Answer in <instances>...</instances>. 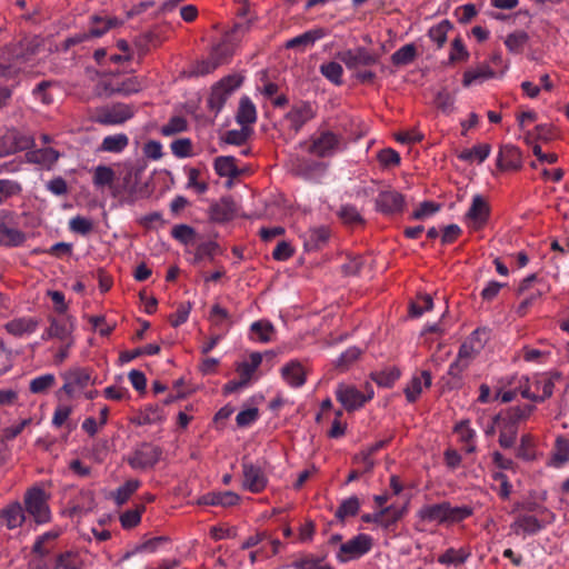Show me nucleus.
<instances>
[{
    "label": "nucleus",
    "instance_id": "46",
    "mask_svg": "<svg viewBox=\"0 0 569 569\" xmlns=\"http://www.w3.org/2000/svg\"><path fill=\"white\" fill-rule=\"evenodd\" d=\"M323 164L319 161L308 159V158H298L296 162V171L298 174L306 179H310L315 173L322 171Z\"/></svg>",
    "mask_w": 569,
    "mask_h": 569
},
{
    "label": "nucleus",
    "instance_id": "59",
    "mask_svg": "<svg viewBox=\"0 0 569 569\" xmlns=\"http://www.w3.org/2000/svg\"><path fill=\"white\" fill-rule=\"evenodd\" d=\"M144 505L137 506L136 509L127 510L120 516V523L124 529L137 527L141 521V515L144 512Z\"/></svg>",
    "mask_w": 569,
    "mask_h": 569
},
{
    "label": "nucleus",
    "instance_id": "16",
    "mask_svg": "<svg viewBox=\"0 0 569 569\" xmlns=\"http://www.w3.org/2000/svg\"><path fill=\"white\" fill-rule=\"evenodd\" d=\"M64 380L60 391L67 396L72 397L77 391H80L92 383L91 372L86 368H73L62 373Z\"/></svg>",
    "mask_w": 569,
    "mask_h": 569
},
{
    "label": "nucleus",
    "instance_id": "3",
    "mask_svg": "<svg viewBox=\"0 0 569 569\" xmlns=\"http://www.w3.org/2000/svg\"><path fill=\"white\" fill-rule=\"evenodd\" d=\"M48 495L40 487L29 488L23 496L24 511L29 513L37 525L51 521V510L48 503Z\"/></svg>",
    "mask_w": 569,
    "mask_h": 569
},
{
    "label": "nucleus",
    "instance_id": "22",
    "mask_svg": "<svg viewBox=\"0 0 569 569\" xmlns=\"http://www.w3.org/2000/svg\"><path fill=\"white\" fill-rule=\"evenodd\" d=\"M432 383V377L430 371L422 370L420 373L413 375L406 388L403 389L406 399L408 402H416L423 388H430Z\"/></svg>",
    "mask_w": 569,
    "mask_h": 569
},
{
    "label": "nucleus",
    "instance_id": "24",
    "mask_svg": "<svg viewBox=\"0 0 569 569\" xmlns=\"http://www.w3.org/2000/svg\"><path fill=\"white\" fill-rule=\"evenodd\" d=\"M39 326V320L33 317L14 318L6 323V330L14 337H26L33 333Z\"/></svg>",
    "mask_w": 569,
    "mask_h": 569
},
{
    "label": "nucleus",
    "instance_id": "4",
    "mask_svg": "<svg viewBox=\"0 0 569 569\" xmlns=\"http://www.w3.org/2000/svg\"><path fill=\"white\" fill-rule=\"evenodd\" d=\"M343 138L331 130H318L307 144V151L318 158H329L341 150Z\"/></svg>",
    "mask_w": 569,
    "mask_h": 569
},
{
    "label": "nucleus",
    "instance_id": "31",
    "mask_svg": "<svg viewBox=\"0 0 569 569\" xmlns=\"http://www.w3.org/2000/svg\"><path fill=\"white\" fill-rule=\"evenodd\" d=\"M511 528L515 533H519V530H522L525 533L535 535L542 529V523L535 516L522 515L516 518Z\"/></svg>",
    "mask_w": 569,
    "mask_h": 569
},
{
    "label": "nucleus",
    "instance_id": "62",
    "mask_svg": "<svg viewBox=\"0 0 569 569\" xmlns=\"http://www.w3.org/2000/svg\"><path fill=\"white\" fill-rule=\"evenodd\" d=\"M528 40L529 36L527 34V32L516 31L508 34V37L505 40V44L509 51L518 53L522 50Z\"/></svg>",
    "mask_w": 569,
    "mask_h": 569
},
{
    "label": "nucleus",
    "instance_id": "61",
    "mask_svg": "<svg viewBox=\"0 0 569 569\" xmlns=\"http://www.w3.org/2000/svg\"><path fill=\"white\" fill-rule=\"evenodd\" d=\"M114 171L107 166H98L94 169L93 184L96 187L111 186L114 181Z\"/></svg>",
    "mask_w": 569,
    "mask_h": 569
},
{
    "label": "nucleus",
    "instance_id": "45",
    "mask_svg": "<svg viewBox=\"0 0 569 569\" xmlns=\"http://www.w3.org/2000/svg\"><path fill=\"white\" fill-rule=\"evenodd\" d=\"M210 219L214 222H224L232 218L233 211L231 204L227 200L212 203L209 209Z\"/></svg>",
    "mask_w": 569,
    "mask_h": 569
},
{
    "label": "nucleus",
    "instance_id": "34",
    "mask_svg": "<svg viewBox=\"0 0 569 569\" xmlns=\"http://www.w3.org/2000/svg\"><path fill=\"white\" fill-rule=\"evenodd\" d=\"M491 148L488 143L477 144L470 149H463L458 154V159L466 162L478 161L482 163L490 154Z\"/></svg>",
    "mask_w": 569,
    "mask_h": 569
},
{
    "label": "nucleus",
    "instance_id": "37",
    "mask_svg": "<svg viewBox=\"0 0 569 569\" xmlns=\"http://www.w3.org/2000/svg\"><path fill=\"white\" fill-rule=\"evenodd\" d=\"M209 321L220 332H226L231 326V318L227 309L219 305H214L211 308L209 315Z\"/></svg>",
    "mask_w": 569,
    "mask_h": 569
},
{
    "label": "nucleus",
    "instance_id": "6",
    "mask_svg": "<svg viewBox=\"0 0 569 569\" xmlns=\"http://www.w3.org/2000/svg\"><path fill=\"white\" fill-rule=\"evenodd\" d=\"M373 547V539L367 533H358L348 541L340 545L337 551V560L346 563L356 560L368 553Z\"/></svg>",
    "mask_w": 569,
    "mask_h": 569
},
{
    "label": "nucleus",
    "instance_id": "38",
    "mask_svg": "<svg viewBox=\"0 0 569 569\" xmlns=\"http://www.w3.org/2000/svg\"><path fill=\"white\" fill-rule=\"evenodd\" d=\"M399 378L400 370L395 367L370 373V379L382 388H391Z\"/></svg>",
    "mask_w": 569,
    "mask_h": 569
},
{
    "label": "nucleus",
    "instance_id": "10",
    "mask_svg": "<svg viewBox=\"0 0 569 569\" xmlns=\"http://www.w3.org/2000/svg\"><path fill=\"white\" fill-rule=\"evenodd\" d=\"M133 116L132 109L124 103H114L98 108L94 112V122L103 126L121 124Z\"/></svg>",
    "mask_w": 569,
    "mask_h": 569
},
{
    "label": "nucleus",
    "instance_id": "47",
    "mask_svg": "<svg viewBox=\"0 0 569 569\" xmlns=\"http://www.w3.org/2000/svg\"><path fill=\"white\" fill-rule=\"evenodd\" d=\"M417 56V49L415 44L408 43L399 48L391 56V62L397 66H407L411 63Z\"/></svg>",
    "mask_w": 569,
    "mask_h": 569
},
{
    "label": "nucleus",
    "instance_id": "14",
    "mask_svg": "<svg viewBox=\"0 0 569 569\" xmlns=\"http://www.w3.org/2000/svg\"><path fill=\"white\" fill-rule=\"evenodd\" d=\"M339 59L345 66L352 71L359 70L362 67H370L378 62V56L369 51L365 47H357L348 49L339 53Z\"/></svg>",
    "mask_w": 569,
    "mask_h": 569
},
{
    "label": "nucleus",
    "instance_id": "60",
    "mask_svg": "<svg viewBox=\"0 0 569 569\" xmlns=\"http://www.w3.org/2000/svg\"><path fill=\"white\" fill-rule=\"evenodd\" d=\"M533 410L535 406L530 403L510 407L507 411L508 421L517 426L519 421L527 419Z\"/></svg>",
    "mask_w": 569,
    "mask_h": 569
},
{
    "label": "nucleus",
    "instance_id": "15",
    "mask_svg": "<svg viewBox=\"0 0 569 569\" xmlns=\"http://www.w3.org/2000/svg\"><path fill=\"white\" fill-rule=\"evenodd\" d=\"M553 387L555 385L549 378L535 379L532 381L527 379L526 385L519 387V391L526 399L542 402L552 396Z\"/></svg>",
    "mask_w": 569,
    "mask_h": 569
},
{
    "label": "nucleus",
    "instance_id": "30",
    "mask_svg": "<svg viewBox=\"0 0 569 569\" xmlns=\"http://www.w3.org/2000/svg\"><path fill=\"white\" fill-rule=\"evenodd\" d=\"M129 144V138L126 133H117L103 138L99 150L103 152L119 153Z\"/></svg>",
    "mask_w": 569,
    "mask_h": 569
},
{
    "label": "nucleus",
    "instance_id": "19",
    "mask_svg": "<svg viewBox=\"0 0 569 569\" xmlns=\"http://www.w3.org/2000/svg\"><path fill=\"white\" fill-rule=\"evenodd\" d=\"M26 520V511L19 501H12L0 509V523L8 530L20 528Z\"/></svg>",
    "mask_w": 569,
    "mask_h": 569
},
{
    "label": "nucleus",
    "instance_id": "51",
    "mask_svg": "<svg viewBox=\"0 0 569 569\" xmlns=\"http://www.w3.org/2000/svg\"><path fill=\"white\" fill-rule=\"evenodd\" d=\"M59 157L60 153L51 147L38 149L32 152V161L47 167L54 164Z\"/></svg>",
    "mask_w": 569,
    "mask_h": 569
},
{
    "label": "nucleus",
    "instance_id": "1",
    "mask_svg": "<svg viewBox=\"0 0 569 569\" xmlns=\"http://www.w3.org/2000/svg\"><path fill=\"white\" fill-rule=\"evenodd\" d=\"M472 513L473 509L469 506L453 507L450 502L443 501L421 507L417 516L422 521L451 525L463 521Z\"/></svg>",
    "mask_w": 569,
    "mask_h": 569
},
{
    "label": "nucleus",
    "instance_id": "58",
    "mask_svg": "<svg viewBox=\"0 0 569 569\" xmlns=\"http://www.w3.org/2000/svg\"><path fill=\"white\" fill-rule=\"evenodd\" d=\"M452 29V24L449 20H443L437 26L430 28L428 34L429 38L441 48L447 41V34Z\"/></svg>",
    "mask_w": 569,
    "mask_h": 569
},
{
    "label": "nucleus",
    "instance_id": "55",
    "mask_svg": "<svg viewBox=\"0 0 569 569\" xmlns=\"http://www.w3.org/2000/svg\"><path fill=\"white\" fill-rule=\"evenodd\" d=\"M495 76V71L488 66H481L476 70H467L463 73L462 83L465 87L471 86L477 80L490 79Z\"/></svg>",
    "mask_w": 569,
    "mask_h": 569
},
{
    "label": "nucleus",
    "instance_id": "11",
    "mask_svg": "<svg viewBox=\"0 0 569 569\" xmlns=\"http://www.w3.org/2000/svg\"><path fill=\"white\" fill-rule=\"evenodd\" d=\"M243 488L253 493L264 490L268 479L260 465L251 462L246 456L241 460Z\"/></svg>",
    "mask_w": 569,
    "mask_h": 569
},
{
    "label": "nucleus",
    "instance_id": "41",
    "mask_svg": "<svg viewBox=\"0 0 569 569\" xmlns=\"http://www.w3.org/2000/svg\"><path fill=\"white\" fill-rule=\"evenodd\" d=\"M221 252L219 244L216 241H208L198 244L192 263L198 264L203 259L213 261L214 257Z\"/></svg>",
    "mask_w": 569,
    "mask_h": 569
},
{
    "label": "nucleus",
    "instance_id": "26",
    "mask_svg": "<svg viewBox=\"0 0 569 569\" xmlns=\"http://www.w3.org/2000/svg\"><path fill=\"white\" fill-rule=\"evenodd\" d=\"M163 418V410L159 406H148L131 417L130 422L136 426H147L159 423Z\"/></svg>",
    "mask_w": 569,
    "mask_h": 569
},
{
    "label": "nucleus",
    "instance_id": "17",
    "mask_svg": "<svg viewBox=\"0 0 569 569\" xmlns=\"http://www.w3.org/2000/svg\"><path fill=\"white\" fill-rule=\"evenodd\" d=\"M405 203V197L395 189L382 190L376 198V209L383 214L402 212Z\"/></svg>",
    "mask_w": 569,
    "mask_h": 569
},
{
    "label": "nucleus",
    "instance_id": "39",
    "mask_svg": "<svg viewBox=\"0 0 569 569\" xmlns=\"http://www.w3.org/2000/svg\"><path fill=\"white\" fill-rule=\"evenodd\" d=\"M470 557V552L466 549L449 548L438 557V562L446 566H461Z\"/></svg>",
    "mask_w": 569,
    "mask_h": 569
},
{
    "label": "nucleus",
    "instance_id": "2",
    "mask_svg": "<svg viewBox=\"0 0 569 569\" xmlns=\"http://www.w3.org/2000/svg\"><path fill=\"white\" fill-rule=\"evenodd\" d=\"M549 287L543 279L539 278L536 273H531L520 282L517 293L523 296L522 301L516 309L519 317H525L530 307H532L538 299H540Z\"/></svg>",
    "mask_w": 569,
    "mask_h": 569
},
{
    "label": "nucleus",
    "instance_id": "21",
    "mask_svg": "<svg viewBox=\"0 0 569 569\" xmlns=\"http://www.w3.org/2000/svg\"><path fill=\"white\" fill-rule=\"evenodd\" d=\"M282 379L292 388H300L306 383L308 370L298 360H290L281 370Z\"/></svg>",
    "mask_w": 569,
    "mask_h": 569
},
{
    "label": "nucleus",
    "instance_id": "33",
    "mask_svg": "<svg viewBox=\"0 0 569 569\" xmlns=\"http://www.w3.org/2000/svg\"><path fill=\"white\" fill-rule=\"evenodd\" d=\"M26 233L10 226L0 229V246L19 247L26 241Z\"/></svg>",
    "mask_w": 569,
    "mask_h": 569
},
{
    "label": "nucleus",
    "instance_id": "29",
    "mask_svg": "<svg viewBox=\"0 0 569 569\" xmlns=\"http://www.w3.org/2000/svg\"><path fill=\"white\" fill-rule=\"evenodd\" d=\"M323 29L308 30L286 42L287 49H305L312 46L317 40L325 37Z\"/></svg>",
    "mask_w": 569,
    "mask_h": 569
},
{
    "label": "nucleus",
    "instance_id": "56",
    "mask_svg": "<svg viewBox=\"0 0 569 569\" xmlns=\"http://www.w3.org/2000/svg\"><path fill=\"white\" fill-rule=\"evenodd\" d=\"M518 427L512 422H505L499 433V445L505 448H511L516 443Z\"/></svg>",
    "mask_w": 569,
    "mask_h": 569
},
{
    "label": "nucleus",
    "instance_id": "25",
    "mask_svg": "<svg viewBox=\"0 0 569 569\" xmlns=\"http://www.w3.org/2000/svg\"><path fill=\"white\" fill-rule=\"evenodd\" d=\"M239 501V495L233 491L208 492L198 499V505L232 507Z\"/></svg>",
    "mask_w": 569,
    "mask_h": 569
},
{
    "label": "nucleus",
    "instance_id": "43",
    "mask_svg": "<svg viewBox=\"0 0 569 569\" xmlns=\"http://www.w3.org/2000/svg\"><path fill=\"white\" fill-rule=\"evenodd\" d=\"M569 461V440L563 437L556 439L555 449L551 457V465L556 468L561 467Z\"/></svg>",
    "mask_w": 569,
    "mask_h": 569
},
{
    "label": "nucleus",
    "instance_id": "52",
    "mask_svg": "<svg viewBox=\"0 0 569 569\" xmlns=\"http://www.w3.org/2000/svg\"><path fill=\"white\" fill-rule=\"evenodd\" d=\"M321 74L331 81L332 83L339 86L342 83V73L343 69L340 63L336 61H330L320 66Z\"/></svg>",
    "mask_w": 569,
    "mask_h": 569
},
{
    "label": "nucleus",
    "instance_id": "50",
    "mask_svg": "<svg viewBox=\"0 0 569 569\" xmlns=\"http://www.w3.org/2000/svg\"><path fill=\"white\" fill-rule=\"evenodd\" d=\"M386 508H392V510L382 516V522H380V527L386 531H392L398 521L401 520L407 513V507L403 506L402 508H397L396 506L391 505L387 506Z\"/></svg>",
    "mask_w": 569,
    "mask_h": 569
},
{
    "label": "nucleus",
    "instance_id": "40",
    "mask_svg": "<svg viewBox=\"0 0 569 569\" xmlns=\"http://www.w3.org/2000/svg\"><path fill=\"white\" fill-rule=\"evenodd\" d=\"M22 184L13 179H0V206L22 193Z\"/></svg>",
    "mask_w": 569,
    "mask_h": 569
},
{
    "label": "nucleus",
    "instance_id": "28",
    "mask_svg": "<svg viewBox=\"0 0 569 569\" xmlns=\"http://www.w3.org/2000/svg\"><path fill=\"white\" fill-rule=\"evenodd\" d=\"M236 120L244 127H250L257 121V109L249 97L244 96L240 99Z\"/></svg>",
    "mask_w": 569,
    "mask_h": 569
},
{
    "label": "nucleus",
    "instance_id": "49",
    "mask_svg": "<svg viewBox=\"0 0 569 569\" xmlns=\"http://www.w3.org/2000/svg\"><path fill=\"white\" fill-rule=\"evenodd\" d=\"M56 385V377L52 373H46L33 378L29 383L30 392L40 395L47 392Z\"/></svg>",
    "mask_w": 569,
    "mask_h": 569
},
{
    "label": "nucleus",
    "instance_id": "20",
    "mask_svg": "<svg viewBox=\"0 0 569 569\" xmlns=\"http://www.w3.org/2000/svg\"><path fill=\"white\" fill-rule=\"evenodd\" d=\"M490 333L491 331L488 328H477L462 343L458 356H477L481 353L490 339Z\"/></svg>",
    "mask_w": 569,
    "mask_h": 569
},
{
    "label": "nucleus",
    "instance_id": "23",
    "mask_svg": "<svg viewBox=\"0 0 569 569\" xmlns=\"http://www.w3.org/2000/svg\"><path fill=\"white\" fill-rule=\"evenodd\" d=\"M497 166L501 170L519 169L521 167L520 150L511 144L501 147L497 158Z\"/></svg>",
    "mask_w": 569,
    "mask_h": 569
},
{
    "label": "nucleus",
    "instance_id": "42",
    "mask_svg": "<svg viewBox=\"0 0 569 569\" xmlns=\"http://www.w3.org/2000/svg\"><path fill=\"white\" fill-rule=\"evenodd\" d=\"M326 556L315 557L313 555H306L295 560L291 563L293 569H333L330 565L323 563Z\"/></svg>",
    "mask_w": 569,
    "mask_h": 569
},
{
    "label": "nucleus",
    "instance_id": "7",
    "mask_svg": "<svg viewBox=\"0 0 569 569\" xmlns=\"http://www.w3.org/2000/svg\"><path fill=\"white\" fill-rule=\"evenodd\" d=\"M117 24L118 20L116 18L92 16L90 19L89 30L67 38L63 42V48L64 50H68L76 44L89 40L90 38H100Z\"/></svg>",
    "mask_w": 569,
    "mask_h": 569
},
{
    "label": "nucleus",
    "instance_id": "64",
    "mask_svg": "<svg viewBox=\"0 0 569 569\" xmlns=\"http://www.w3.org/2000/svg\"><path fill=\"white\" fill-rule=\"evenodd\" d=\"M171 152L177 158H188L192 154V141L189 138L176 139L170 144Z\"/></svg>",
    "mask_w": 569,
    "mask_h": 569
},
{
    "label": "nucleus",
    "instance_id": "48",
    "mask_svg": "<svg viewBox=\"0 0 569 569\" xmlns=\"http://www.w3.org/2000/svg\"><path fill=\"white\" fill-rule=\"evenodd\" d=\"M345 224L355 227L365 222L362 216L353 204H343L337 212Z\"/></svg>",
    "mask_w": 569,
    "mask_h": 569
},
{
    "label": "nucleus",
    "instance_id": "54",
    "mask_svg": "<svg viewBox=\"0 0 569 569\" xmlns=\"http://www.w3.org/2000/svg\"><path fill=\"white\" fill-rule=\"evenodd\" d=\"M41 46V40L38 37L24 39L20 42L21 52L16 54V58L21 61H28L32 56L37 54Z\"/></svg>",
    "mask_w": 569,
    "mask_h": 569
},
{
    "label": "nucleus",
    "instance_id": "8",
    "mask_svg": "<svg viewBox=\"0 0 569 569\" xmlns=\"http://www.w3.org/2000/svg\"><path fill=\"white\" fill-rule=\"evenodd\" d=\"M241 86V79L237 76H228L217 82L208 98V106L217 113L221 111L229 96Z\"/></svg>",
    "mask_w": 569,
    "mask_h": 569
},
{
    "label": "nucleus",
    "instance_id": "18",
    "mask_svg": "<svg viewBox=\"0 0 569 569\" xmlns=\"http://www.w3.org/2000/svg\"><path fill=\"white\" fill-rule=\"evenodd\" d=\"M336 398L348 412L356 411L365 406L362 392L351 385L339 383L336 389Z\"/></svg>",
    "mask_w": 569,
    "mask_h": 569
},
{
    "label": "nucleus",
    "instance_id": "63",
    "mask_svg": "<svg viewBox=\"0 0 569 569\" xmlns=\"http://www.w3.org/2000/svg\"><path fill=\"white\" fill-rule=\"evenodd\" d=\"M251 133L252 129L250 127L241 126L239 130H228L224 136V141L229 144L241 146L246 143Z\"/></svg>",
    "mask_w": 569,
    "mask_h": 569
},
{
    "label": "nucleus",
    "instance_id": "27",
    "mask_svg": "<svg viewBox=\"0 0 569 569\" xmlns=\"http://www.w3.org/2000/svg\"><path fill=\"white\" fill-rule=\"evenodd\" d=\"M276 335L274 327L268 320H258L251 323L249 329V338L252 341L269 342Z\"/></svg>",
    "mask_w": 569,
    "mask_h": 569
},
{
    "label": "nucleus",
    "instance_id": "57",
    "mask_svg": "<svg viewBox=\"0 0 569 569\" xmlns=\"http://www.w3.org/2000/svg\"><path fill=\"white\" fill-rule=\"evenodd\" d=\"M140 486L139 480H128L120 486L114 492V501L118 506L126 503L132 493L137 491Z\"/></svg>",
    "mask_w": 569,
    "mask_h": 569
},
{
    "label": "nucleus",
    "instance_id": "9",
    "mask_svg": "<svg viewBox=\"0 0 569 569\" xmlns=\"http://www.w3.org/2000/svg\"><path fill=\"white\" fill-rule=\"evenodd\" d=\"M262 358H251V361H241L236 363V372L238 379L230 380L223 386V393L229 395L236 392L250 385L256 371L260 367Z\"/></svg>",
    "mask_w": 569,
    "mask_h": 569
},
{
    "label": "nucleus",
    "instance_id": "12",
    "mask_svg": "<svg viewBox=\"0 0 569 569\" xmlns=\"http://www.w3.org/2000/svg\"><path fill=\"white\" fill-rule=\"evenodd\" d=\"M316 116L317 110L311 102L298 101L292 104L291 109L286 113L284 119L289 124V129L297 134L303 126Z\"/></svg>",
    "mask_w": 569,
    "mask_h": 569
},
{
    "label": "nucleus",
    "instance_id": "5",
    "mask_svg": "<svg viewBox=\"0 0 569 569\" xmlns=\"http://www.w3.org/2000/svg\"><path fill=\"white\" fill-rule=\"evenodd\" d=\"M162 449L151 442L139 443L128 456L127 462L134 470L152 469L161 459Z\"/></svg>",
    "mask_w": 569,
    "mask_h": 569
},
{
    "label": "nucleus",
    "instance_id": "53",
    "mask_svg": "<svg viewBox=\"0 0 569 569\" xmlns=\"http://www.w3.org/2000/svg\"><path fill=\"white\" fill-rule=\"evenodd\" d=\"M188 129V121L181 116L170 118L168 123L163 124L160 132L164 137H171L177 133L184 132Z\"/></svg>",
    "mask_w": 569,
    "mask_h": 569
},
{
    "label": "nucleus",
    "instance_id": "13",
    "mask_svg": "<svg viewBox=\"0 0 569 569\" xmlns=\"http://www.w3.org/2000/svg\"><path fill=\"white\" fill-rule=\"evenodd\" d=\"M490 217V206L480 194L472 197L471 206L465 214V222L472 230L482 229Z\"/></svg>",
    "mask_w": 569,
    "mask_h": 569
},
{
    "label": "nucleus",
    "instance_id": "44",
    "mask_svg": "<svg viewBox=\"0 0 569 569\" xmlns=\"http://www.w3.org/2000/svg\"><path fill=\"white\" fill-rule=\"evenodd\" d=\"M56 569H81L82 561L76 551H64L56 556Z\"/></svg>",
    "mask_w": 569,
    "mask_h": 569
},
{
    "label": "nucleus",
    "instance_id": "35",
    "mask_svg": "<svg viewBox=\"0 0 569 569\" xmlns=\"http://www.w3.org/2000/svg\"><path fill=\"white\" fill-rule=\"evenodd\" d=\"M236 159L231 156H220L214 159V170L220 177L236 178L239 170L236 166Z\"/></svg>",
    "mask_w": 569,
    "mask_h": 569
},
{
    "label": "nucleus",
    "instance_id": "36",
    "mask_svg": "<svg viewBox=\"0 0 569 569\" xmlns=\"http://www.w3.org/2000/svg\"><path fill=\"white\" fill-rule=\"evenodd\" d=\"M360 500L357 496H351L345 499L336 510L335 517L343 523L347 517H355L360 510Z\"/></svg>",
    "mask_w": 569,
    "mask_h": 569
},
{
    "label": "nucleus",
    "instance_id": "32",
    "mask_svg": "<svg viewBox=\"0 0 569 569\" xmlns=\"http://www.w3.org/2000/svg\"><path fill=\"white\" fill-rule=\"evenodd\" d=\"M453 431L459 436L460 441L463 443L465 451L468 453L475 452L476 432L469 427V420H462L457 423L453 428Z\"/></svg>",
    "mask_w": 569,
    "mask_h": 569
}]
</instances>
